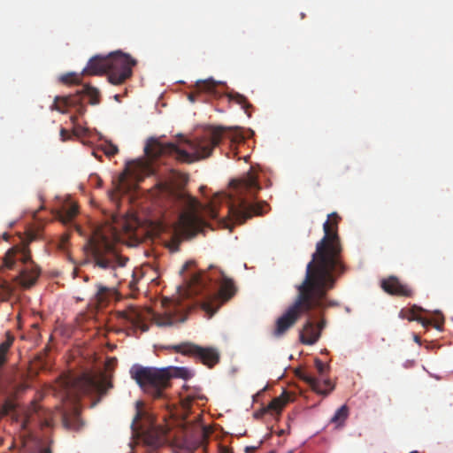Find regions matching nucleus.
Segmentation results:
<instances>
[{
  "instance_id": "f257e3e1",
  "label": "nucleus",
  "mask_w": 453,
  "mask_h": 453,
  "mask_svg": "<svg viewBox=\"0 0 453 453\" xmlns=\"http://www.w3.org/2000/svg\"><path fill=\"white\" fill-rule=\"evenodd\" d=\"M340 219L336 212H332L323 224L324 236L317 242L311 260L307 264L304 280L296 287L295 301L275 322L273 331L274 337L284 335L303 314L313 310L323 311L328 305H334L333 302L326 303V294L346 272L338 234Z\"/></svg>"
},
{
  "instance_id": "f03ea898",
  "label": "nucleus",
  "mask_w": 453,
  "mask_h": 453,
  "mask_svg": "<svg viewBox=\"0 0 453 453\" xmlns=\"http://www.w3.org/2000/svg\"><path fill=\"white\" fill-rule=\"evenodd\" d=\"M224 133L223 127H215L207 135L187 142L190 151L181 150L173 142L163 143L156 138H150L144 152L151 159L171 156L180 162L190 164L211 156L213 149L221 142Z\"/></svg>"
},
{
  "instance_id": "7ed1b4c3",
  "label": "nucleus",
  "mask_w": 453,
  "mask_h": 453,
  "mask_svg": "<svg viewBox=\"0 0 453 453\" xmlns=\"http://www.w3.org/2000/svg\"><path fill=\"white\" fill-rule=\"evenodd\" d=\"M163 191L174 203L183 209L169 242V248L176 251L182 239L192 238L203 232L207 223L199 215L200 203L196 198L168 184H164Z\"/></svg>"
},
{
  "instance_id": "20e7f679",
  "label": "nucleus",
  "mask_w": 453,
  "mask_h": 453,
  "mask_svg": "<svg viewBox=\"0 0 453 453\" xmlns=\"http://www.w3.org/2000/svg\"><path fill=\"white\" fill-rule=\"evenodd\" d=\"M119 240V232L116 227L96 229L88 241L92 259L96 267L109 271L113 282L122 280L128 258L117 253L115 242Z\"/></svg>"
},
{
  "instance_id": "39448f33",
  "label": "nucleus",
  "mask_w": 453,
  "mask_h": 453,
  "mask_svg": "<svg viewBox=\"0 0 453 453\" xmlns=\"http://www.w3.org/2000/svg\"><path fill=\"white\" fill-rule=\"evenodd\" d=\"M230 185L234 193L227 197V211L236 223L243 224L248 219L265 212V203L253 202L260 190L257 179L253 173H248L240 180H234Z\"/></svg>"
},
{
  "instance_id": "423d86ee",
  "label": "nucleus",
  "mask_w": 453,
  "mask_h": 453,
  "mask_svg": "<svg viewBox=\"0 0 453 453\" xmlns=\"http://www.w3.org/2000/svg\"><path fill=\"white\" fill-rule=\"evenodd\" d=\"M211 272H200L193 273L189 280L190 291L195 294H202L207 291L214 295V302L218 303L213 308L212 303H207L205 309L215 312L219 307L231 299L236 292L234 281L227 278L222 271L210 267Z\"/></svg>"
},
{
  "instance_id": "0eeeda50",
  "label": "nucleus",
  "mask_w": 453,
  "mask_h": 453,
  "mask_svg": "<svg viewBox=\"0 0 453 453\" xmlns=\"http://www.w3.org/2000/svg\"><path fill=\"white\" fill-rule=\"evenodd\" d=\"M60 387L65 395L75 402L81 394H98L104 395L107 390L112 388V383L107 380L104 375L83 373L79 377L65 375L60 378Z\"/></svg>"
},
{
  "instance_id": "6e6552de",
  "label": "nucleus",
  "mask_w": 453,
  "mask_h": 453,
  "mask_svg": "<svg viewBox=\"0 0 453 453\" xmlns=\"http://www.w3.org/2000/svg\"><path fill=\"white\" fill-rule=\"evenodd\" d=\"M130 373L142 391L154 399L165 397V390L170 387L171 379L173 377L170 368L158 369L141 365H134Z\"/></svg>"
},
{
  "instance_id": "1a4fd4ad",
  "label": "nucleus",
  "mask_w": 453,
  "mask_h": 453,
  "mask_svg": "<svg viewBox=\"0 0 453 453\" xmlns=\"http://www.w3.org/2000/svg\"><path fill=\"white\" fill-rule=\"evenodd\" d=\"M17 260L24 265L17 280L22 287L31 288L36 283L41 274V269L32 260L27 244L21 248L13 247L9 250L4 257V265L12 269Z\"/></svg>"
},
{
  "instance_id": "9d476101",
  "label": "nucleus",
  "mask_w": 453,
  "mask_h": 453,
  "mask_svg": "<svg viewBox=\"0 0 453 453\" xmlns=\"http://www.w3.org/2000/svg\"><path fill=\"white\" fill-rule=\"evenodd\" d=\"M136 60L120 50L108 55V80L113 85H119L132 76Z\"/></svg>"
},
{
  "instance_id": "9b49d317",
  "label": "nucleus",
  "mask_w": 453,
  "mask_h": 453,
  "mask_svg": "<svg viewBox=\"0 0 453 453\" xmlns=\"http://www.w3.org/2000/svg\"><path fill=\"white\" fill-rule=\"evenodd\" d=\"M84 96L89 97V103L93 105L99 103V91L96 88L85 85L74 95L56 96L51 108L61 112H65L67 108H74L76 112L81 116L86 111V106L82 103Z\"/></svg>"
},
{
  "instance_id": "f8f14e48",
  "label": "nucleus",
  "mask_w": 453,
  "mask_h": 453,
  "mask_svg": "<svg viewBox=\"0 0 453 453\" xmlns=\"http://www.w3.org/2000/svg\"><path fill=\"white\" fill-rule=\"evenodd\" d=\"M168 349L174 350L176 353L196 357L209 367H212L219 360V353L214 349L203 348L191 342L172 345Z\"/></svg>"
},
{
  "instance_id": "ddd939ff",
  "label": "nucleus",
  "mask_w": 453,
  "mask_h": 453,
  "mask_svg": "<svg viewBox=\"0 0 453 453\" xmlns=\"http://www.w3.org/2000/svg\"><path fill=\"white\" fill-rule=\"evenodd\" d=\"M187 319V311L179 303L172 304L164 313H154L153 322L158 326H172L183 323Z\"/></svg>"
},
{
  "instance_id": "4468645a",
  "label": "nucleus",
  "mask_w": 453,
  "mask_h": 453,
  "mask_svg": "<svg viewBox=\"0 0 453 453\" xmlns=\"http://www.w3.org/2000/svg\"><path fill=\"white\" fill-rule=\"evenodd\" d=\"M219 82L215 81L213 79L197 81L196 83L195 92H191L188 95L189 101L194 103L196 101V97L203 95H207L211 97L219 96V93L217 88Z\"/></svg>"
},
{
  "instance_id": "2eb2a0df",
  "label": "nucleus",
  "mask_w": 453,
  "mask_h": 453,
  "mask_svg": "<svg viewBox=\"0 0 453 453\" xmlns=\"http://www.w3.org/2000/svg\"><path fill=\"white\" fill-rule=\"evenodd\" d=\"M381 288L388 294L394 296H409L411 292L406 285L401 283L395 276L383 280L381 281Z\"/></svg>"
},
{
  "instance_id": "dca6fc26",
  "label": "nucleus",
  "mask_w": 453,
  "mask_h": 453,
  "mask_svg": "<svg viewBox=\"0 0 453 453\" xmlns=\"http://www.w3.org/2000/svg\"><path fill=\"white\" fill-rule=\"evenodd\" d=\"M108 72V56L96 55L89 59L82 73L85 75H101Z\"/></svg>"
},
{
  "instance_id": "f3484780",
  "label": "nucleus",
  "mask_w": 453,
  "mask_h": 453,
  "mask_svg": "<svg viewBox=\"0 0 453 453\" xmlns=\"http://www.w3.org/2000/svg\"><path fill=\"white\" fill-rule=\"evenodd\" d=\"M319 337V330H317L315 323L309 319L300 332V342L305 345H313Z\"/></svg>"
},
{
  "instance_id": "a211bd4d",
  "label": "nucleus",
  "mask_w": 453,
  "mask_h": 453,
  "mask_svg": "<svg viewBox=\"0 0 453 453\" xmlns=\"http://www.w3.org/2000/svg\"><path fill=\"white\" fill-rule=\"evenodd\" d=\"M119 319L130 323L134 326L141 327L143 332L149 329L148 326L142 324V317L141 312L134 307H129L123 311H118Z\"/></svg>"
},
{
  "instance_id": "6ab92c4d",
  "label": "nucleus",
  "mask_w": 453,
  "mask_h": 453,
  "mask_svg": "<svg viewBox=\"0 0 453 453\" xmlns=\"http://www.w3.org/2000/svg\"><path fill=\"white\" fill-rule=\"evenodd\" d=\"M301 378L307 382L314 391L321 395H327L334 388V386L329 380H320L308 373H303L301 375Z\"/></svg>"
},
{
  "instance_id": "aec40b11",
  "label": "nucleus",
  "mask_w": 453,
  "mask_h": 453,
  "mask_svg": "<svg viewBox=\"0 0 453 453\" xmlns=\"http://www.w3.org/2000/svg\"><path fill=\"white\" fill-rule=\"evenodd\" d=\"M62 422L66 428L74 430L79 429L81 426V421L78 408L73 406L70 412H63Z\"/></svg>"
},
{
  "instance_id": "412c9836",
  "label": "nucleus",
  "mask_w": 453,
  "mask_h": 453,
  "mask_svg": "<svg viewBox=\"0 0 453 453\" xmlns=\"http://www.w3.org/2000/svg\"><path fill=\"white\" fill-rule=\"evenodd\" d=\"M288 401V397L287 396L286 393L284 392L281 395L273 398L269 404L266 406V408L263 409V413L266 411H270L273 414H280L285 405L287 404Z\"/></svg>"
},
{
  "instance_id": "4be33fe9",
  "label": "nucleus",
  "mask_w": 453,
  "mask_h": 453,
  "mask_svg": "<svg viewBox=\"0 0 453 453\" xmlns=\"http://www.w3.org/2000/svg\"><path fill=\"white\" fill-rule=\"evenodd\" d=\"M426 328L428 326H433L436 330L441 331L444 325V316L438 311L433 312H428V311H426Z\"/></svg>"
},
{
  "instance_id": "5701e85b",
  "label": "nucleus",
  "mask_w": 453,
  "mask_h": 453,
  "mask_svg": "<svg viewBox=\"0 0 453 453\" xmlns=\"http://www.w3.org/2000/svg\"><path fill=\"white\" fill-rule=\"evenodd\" d=\"M423 309L416 305L410 309L402 310L401 315L409 320H416L425 327V318L422 317Z\"/></svg>"
},
{
  "instance_id": "b1692460",
  "label": "nucleus",
  "mask_w": 453,
  "mask_h": 453,
  "mask_svg": "<svg viewBox=\"0 0 453 453\" xmlns=\"http://www.w3.org/2000/svg\"><path fill=\"white\" fill-rule=\"evenodd\" d=\"M78 213V207L75 204H69L64 206L61 211H58V217L60 221L66 224L73 220V219Z\"/></svg>"
},
{
  "instance_id": "393cba45",
  "label": "nucleus",
  "mask_w": 453,
  "mask_h": 453,
  "mask_svg": "<svg viewBox=\"0 0 453 453\" xmlns=\"http://www.w3.org/2000/svg\"><path fill=\"white\" fill-rule=\"evenodd\" d=\"M14 342V336L10 333H6V339L0 343V367L6 362V354Z\"/></svg>"
},
{
  "instance_id": "a878e982",
  "label": "nucleus",
  "mask_w": 453,
  "mask_h": 453,
  "mask_svg": "<svg viewBox=\"0 0 453 453\" xmlns=\"http://www.w3.org/2000/svg\"><path fill=\"white\" fill-rule=\"evenodd\" d=\"M229 101L234 102L235 104L241 105L242 109H244L245 112L250 116L248 110L252 107V105L249 103L246 96L237 92H231L228 94Z\"/></svg>"
},
{
  "instance_id": "bb28decb",
  "label": "nucleus",
  "mask_w": 453,
  "mask_h": 453,
  "mask_svg": "<svg viewBox=\"0 0 453 453\" xmlns=\"http://www.w3.org/2000/svg\"><path fill=\"white\" fill-rule=\"evenodd\" d=\"M135 406H136V413L132 421L131 427H132L133 431L138 432V431L143 429L142 427V426L139 424V422L142 418V417L145 415V413L142 409V403L141 402H136Z\"/></svg>"
},
{
  "instance_id": "cd10ccee",
  "label": "nucleus",
  "mask_w": 453,
  "mask_h": 453,
  "mask_svg": "<svg viewBox=\"0 0 453 453\" xmlns=\"http://www.w3.org/2000/svg\"><path fill=\"white\" fill-rule=\"evenodd\" d=\"M111 293V288L104 287L103 285L97 286V291L96 293V300L98 304H104L109 298Z\"/></svg>"
},
{
  "instance_id": "c85d7f7f",
  "label": "nucleus",
  "mask_w": 453,
  "mask_h": 453,
  "mask_svg": "<svg viewBox=\"0 0 453 453\" xmlns=\"http://www.w3.org/2000/svg\"><path fill=\"white\" fill-rule=\"evenodd\" d=\"M81 73H69L60 77V81L65 84H80L81 82Z\"/></svg>"
},
{
  "instance_id": "c756f323",
  "label": "nucleus",
  "mask_w": 453,
  "mask_h": 453,
  "mask_svg": "<svg viewBox=\"0 0 453 453\" xmlns=\"http://www.w3.org/2000/svg\"><path fill=\"white\" fill-rule=\"evenodd\" d=\"M348 407L346 405H342L335 411L334 415L331 418V421L334 423L343 422L348 418Z\"/></svg>"
},
{
  "instance_id": "7c9ffc66",
  "label": "nucleus",
  "mask_w": 453,
  "mask_h": 453,
  "mask_svg": "<svg viewBox=\"0 0 453 453\" xmlns=\"http://www.w3.org/2000/svg\"><path fill=\"white\" fill-rule=\"evenodd\" d=\"M197 398L203 399V397L193 394H188L187 395L181 396V402L184 407L189 408L191 403Z\"/></svg>"
},
{
  "instance_id": "2f4dec72",
  "label": "nucleus",
  "mask_w": 453,
  "mask_h": 453,
  "mask_svg": "<svg viewBox=\"0 0 453 453\" xmlns=\"http://www.w3.org/2000/svg\"><path fill=\"white\" fill-rule=\"evenodd\" d=\"M104 152L106 156L112 157L119 152V149L116 145L112 143H108L107 145H105Z\"/></svg>"
},
{
  "instance_id": "473e14b6",
  "label": "nucleus",
  "mask_w": 453,
  "mask_h": 453,
  "mask_svg": "<svg viewBox=\"0 0 453 453\" xmlns=\"http://www.w3.org/2000/svg\"><path fill=\"white\" fill-rule=\"evenodd\" d=\"M315 367L319 375H324L328 369L327 365L319 358L315 359Z\"/></svg>"
},
{
  "instance_id": "72a5a7b5",
  "label": "nucleus",
  "mask_w": 453,
  "mask_h": 453,
  "mask_svg": "<svg viewBox=\"0 0 453 453\" xmlns=\"http://www.w3.org/2000/svg\"><path fill=\"white\" fill-rule=\"evenodd\" d=\"M87 133V129L82 127H75L73 129V134L76 136L83 135Z\"/></svg>"
},
{
  "instance_id": "f704fd0d",
  "label": "nucleus",
  "mask_w": 453,
  "mask_h": 453,
  "mask_svg": "<svg viewBox=\"0 0 453 453\" xmlns=\"http://www.w3.org/2000/svg\"><path fill=\"white\" fill-rule=\"evenodd\" d=\"M60 137L63 142H65L70 139L71 134L68 133V131L65 128H61L60 130Z\"/></svg>"
},
{
  "instance_id": "c9c22d12",
  "label": "nucleus",
  "mask_w": 453,
  "mask_h": 453,
  "mask_svg": "<svg viewBox=\"0 0 453 453\" xmlns=\"http://www.w3.org/2000/svg\"><path fill=\"white\" fill-rule=\"evenodd\" d=\"M326 326V320L321 318L320 321L316 325L317 330H319V333L321 334L322 329Z\"/></svg>"
},
{
  "instance_id": "e433bc0d",
  "label": "nucleus",
  "mask_w": 453,
  "mask_h": 453,
  "mask_svg": "<svg viewBox=\"0 0 453 453\" xmlns=\"http://www.w3.org/2000/svg\"><path fill=\"white\" fill-rule=\"evenodd\" d=\"M194 265H195V262L194 261H188L183 265L182 271H188L189 268H191Z\"/></svg>"
},
{
  "instance_id": "4c0bfd02",
  "label": "nucleus",
  "mask_w": 453,
  "mask_h": 453,
  "mask_svg": "<svg viewBox=\"0 0 453 453\" xmlns=\"http://www.w3.org/2000/svg\"><path fill=\"white\" fill-rule=\"evenodd\" d=\"M209 207H210V208H209V210H210V214H211V216L212 218H217L218 213H217V211H216V210H215V208H214V205L210 204V206H209Z\"/></svg>"
},
{
  "instance_id": "58836bf2",
  "label": "nucleus",
  "mask_w": 453,
  "mask_h": 453,
  "mask_svg": "<svg viewBox=\"0 0 453 453\" xmlns=\"http://www.w3.org/2000/svg\"><path fill=\"white\" fill-rule=\"evenodd\" d=\"M437 347H438V345H437L435 342H428L426 341V349H435V348H437Z\"/></svg>"
},
{
  "instance_id": "ea45409f",
  "label": "nucleus",
  "mask_w": 453,
  "mask_h": 453,
  "mask_svg": "<svg viewBox=\"0 0 453 453\" xmlns=\"http://www.w3.org/2000/svg\"><path fill=\"white\" fill-rule=\"evenodd\" d=\"M414 341L418 343L419 345H421V338L419 335L418 334H414Z\"/></svg>"
},
{
  "instance_id": "a19ab883",
  "label": "nucleus",
  "mask_w": 453,
  "mask_h": 453,
  "mask_svg": "<svg viewBox=\"0 0 453 453\" xmlns=\"http://www.w3.org/2000/svg\"><path fill=\"white\" fill-rule=\"evenodd\" d=\"M126 177H127V173L125 172V173H123L120 175V177H119V180H120L121 182H123V181L126 180Z\"/></svg>"
},
{
  "instance_id": "79ce46f5",
  "label": "nucleus",
  "mask_w": 453,
  "mask_h": 453,
  "mask_svg": "<svg viewBox=\"0 0 453 453\" xmlns=\"http://www.w3.org/2000/svg\"><path fill=\"white\" fill-rule=\"evenodd\" d=\"M41 453H52V452H51L50 449H49V448H45V449H43L41 451Z\"/></svg>"
},
{
  "instance_id": "37998d69",
  "label": "nucleus",
  "mask_w": 453,
  "mask_h": 453,
  "mask_svg": "<svg viewBox=\"0 0 453 453\" xmlns=\"http://www.w3.org/2000/svg\"><path fill=\"white\" fill-rule=\"evenodd\" d=\"M67 241H68V236L67 235L63 236V238H62L63 244H65Z\"/></svg>"
},
{
  "instance_id": "c03bdc74",
  "label": "nucleus",
  "mask_w": 453,
  "mask_h": 453,
  "mask_svg": "<svg viewBox=\"0 0 453 453\" xmlns=\"http://www.w3.org/2000/svg\"><path fill=\"white\" fill-rule=\"evenodd\" d=\"M76 119H77L76 116H72L71 117V120H72L73 123H75Z\"/></svg>"
},
{
  "instance_id": "a18cd8bd",
  "label": "nucleus",
  "mask_w": 453,
  "mask_h": 453,
  "mask_svg": "<svg viewBox=\"0 0 453 453\" xmlns=\"http://www.w3.org/2000/svg\"><path fill=\"white\" fill-rule=\"evenodd\" d=\"M180 372H181V376H184V373L188 372L185 369H180Z\"/></svg>"
},
{
  "instance_id": "49530a36",
  "label": "nucleus",
  "mask_w": 453,
  "mask_h": 453,
  "mask_svg": "<svg viewBox=\"0 0 453 453\" xmlns=\"http://www.w3.org/2000/svg\"><path fill=\"white\" fill-rule=\"evenodd\" d=\"M130 230V227L129 226H125V231L128 232Z\"/></svg>"
},
{
  "instance_id": "de8ad7c7",
  "label": "nucleus",
  "mask_w": 453,
  "mask_h": 453,
  "mask_svg": "<svg viewBox=\"0 0 453 453\" xmlns=\"http://www.w3.org/2000/svg\"><path fill=\"white\" fill-rule=\"evenodd\" d=\"M249 449L254 450V449H255V448H250V447H247L246 450H249Z\"/></svg>"
},
{
  "instance_id": "09e8293b",
  "label": "nucleus",
  "mask_w": 453,
  "mask_h": 453,
  "mask_svg": "<svg viewBox=\"0 0 453 453\" xmlns=\"http://www.w3.org/2000/svg\"><path fill=\"white\" fill-rule=\"evenodd\" d=\"M268 453H276V452L274 450H272V451H270ZM288 453H292V451H288Z\"/></svg>"
}]
</instances>
